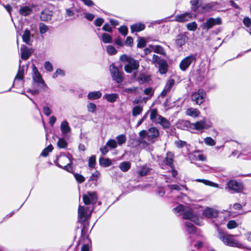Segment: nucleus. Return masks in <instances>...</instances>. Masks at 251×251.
Instances as JSON below:
<instances>
[{
	"label": "nucleus",
	"mask_w": 251,
	"mask_h": 251,
	"mask_svg": "<svg viewBox=\"0 0 251 251\" xmlns=\"http://www.w3.org/2000/svg\"><path fill=\"white\" fill-rule=\"evenodd\" d=\"M78 214V220L83 225L81 231V236L79 240V244L83 243L81 251H89L90 248L89 243L91 242L87 235L89 223L86 221L88 217L87 212L83 206H79Z\"/></svg>",
	"instance_id": "obj_1"
},
{
	"label": "nucleus",
	"mask_w": 251,
	"mask_h": 251,
	"mask_svg": "<svg viewBox=\"0 0 251 251\" xmlns=\"http://www.w3.org/2000/svg\"><path fill=\"white\" fill-rule=\"evenodd\" d=\"M159 135L158 129L154 127L150 128L148 130H142L139 133L138 143L144 146H148L154 142V139Z\"/></svg>",
	"instance_id": "obj_2"
},
{
	"label": "nucleus",
	"mask_w": 251,
	"mask_h": 251,
	"mask_svg": "<svg viewBox=\"0 0 251 251\" xmlns=\"http://www.w3.org/2000/svg\"><path fill=\"white\" fill-rule=\"evenodd\" d=\"M120 60L126 63L124 69L127 73H131L133 71L137 70L139 67V61L130 56L123 54L120 56Z\"/></svg>",
	"instance_id": "obj_3"
},
{
	"label": "nucleus",
	"mask_w": 251,
	"mask_h": 251,
	"mask_svg": "<svg viewBox=\"0 0 251 251\" xmlns=\"http://www.w3.org/2000/svg\"><path fill=\"white\" fill-rule=\"evenodd\" d=\"M32 87L40 88L41 90L45 91L48 88L43 80L41 74L34 65H32Z\"/></svg>",
	"instance_id": "obj_4"
},
{
	"label": "nucleus",
	"mask_w": 251,
	"mask_h": 251,
	"mask_svg": "<svg viewBox=\"0 0 251 251\" xmlns=\"http://www.w3.org/2000/svg\"><path fill=\"white\" fill-rule=\"evenodd\" d=\"M150 119L152 123L160 124L164 128H168L170 126L169 121L158 114L156 109H152L151 111Z\"/></svg>",
	"instance_id": "obj_5"
},
{
	"label": "nucleus",
	"mask_w": 251,
	"mask_h": 251,
	"mask_svg": "<svg viewBox=\"0 0 251 251\" xmlns=\"http://www.w3.org/2000/svg\"><path fill=\"white\" fill-rule=\"evenodd\" d=\"M54 163L58 167L63 169L69 173H73L72 161L69 157L66 155H60Z\"/></svg>",
	"instance_id": "obj_6"
},
{
	"label": "nucleus",
	"mask_w": 251,
	"mask_h": 251,
	"mask_svg": "<svg viewBox=\"0 0 251 251\" xmlns=\"http://www.w3.org/2000/svg\"><path fill=\"white\" fill-rule=\"evenodd\" d=\"M174 212L180 214H183V218L184 219L190 220L196 224L199 225V220L197 217L194 215L191 209L185 210L183 205L180 204L173 209Z\"/></svg>",
	"instance_id": "obj_7"
},
{
	"label": "nucleus",
	"mask_w": 251,
	"mask_h": 251,
	"mask_svg": "<svg viewBox=\"0 0 251 251\" xmlns=\"http://www.w3.org/2000/svg\"><path fill=\"white\" fill-rule=\"evenodd\" d=\"M219 238L226 245L239 248H243V245L237 240L234 239L232 235L224 232H219Z\"/></svg>",
	"instance_id": "obj_8"
},
{
	"label": "nucleus",
	"mask_w": 251,
	"mask_h": 251,
	"mask_svg": "<svg viewBox=\"0 0 251 251\" xmlns=\"http://www.w3.org/2000/svg\"><path fill=\"white\" fill-rule=\"evenodd\" d=\"M197 54H191L184 58L179 64L181 70L185 71L192 64H195L197 60Z\"/></svg>",
	"instance_id": "obj_9"
},
{
	"label": "nucleus",
	"mask_w": 251,
	"mask_h": 251,
	"mask_svg": "<svg viewBox=\"0 0 251 251\" xmlns=\"http://www.w3.org/2000/svg\"><path fill=\"white\" fill-rule=\"evenodd\" d=\"M111 75L113 80L117 83H121L124 79V73L120 71L119 69L114 65H111L109 67Z\"/></svg>",
	"instance_id": "obj_10"
},
{
	"label": "nucleus",
	"mask_w": 251,
	"mask_h": 251,
	"mask_svg": "<svg viewBox=\"0 0 251 251\" xmlns=\"http://www.w3.org/2000/svg\"><path fill=\"white\" fill-rule=\"evenodd\" d=\"M205 96V91L202 89H199L192 94L191 100L195 104L200 105L204 101Z\"/></svg>",
	"instance_id": "obj_11"
},
{
	"label": "nucleus",
	"mask_w": 251,
	"mask_h": 251,
	"mask_svg": "<svg viewBox=\"0 0 251 251\" xmlns=\"http://www.w3.org/2000/svg\"><path fill=\"white\" fill-rule=\"evenodd\" d=\"M229 191L232 193H240L243 190V186L241 183L235 180H230L227 184Z\"/></svg>",
	"instance_id": "obj_12"
},
{
	"label": "nucleus",
	"mask_w": 251,
	"mask_h": 251,
	"mask_svg": "<svg viewBox=\"0 0 251 251\" xmlns=\"http://www.w3.org/2000/svg\"><path fill=\"white\" fill-rule=\"evenodd\" d=\"M221 24L222 21L220 18L217 17L216 19L210 18L206 20V22L202 23L201 27L203 29L208 30L210 28H211L214 25H220Z\"/></svg>",
	"instance_id": "obj_13"
},
{
	"label": "nucleus",
	"mask_w": 251,
	"mask_h": 251,
	"mask_svg": "<svg viewBox=\"0 0 251 251\" xmlns=\"http://www.w3.org/2000/svg\"><path fill=\"white\" fill-rule=\"evenodd\" d=\"M97 199V194L96 192H88L83 196V201L86 205L95 203Z\"/></svg>",
	"instance_id": "obj_14"
},
{
	"label": "nucleus",
	"mask_w": 251,
	"mask_h": 251,
	"mask_svg": "<svg viewBox=\"0 0 251 251\" xmlns=\"http://www.w3.org/2000/svg\"><path fill=\"white\" fill-rule=\"evenodd\" d=\"M187 34V32H184L180 33L176 36L175 42L177 46L181 48L186 44L188 40Z\"/></svg>",
	"instance_id": "obj_15"
},
{
	"label": "nucleus",
	"mask_w": 251,
	"mask_h": 251,
	"mask_svg": "<svg viewBox=\"0 0 251 251\" xmlns=\"http://www.w3.org/2000/svg\"><path fill=\"white\" fill-rule=\"evenodd\" d=\"M175 81L173 78L168 80L163 91L160 94L162 97H165L168 93L170 92L175 85Z\"/></svg>",
	"instance_id": "obj_16"
},
{
	"label": "nucleus",
	"mask_w": 251,
	"mask_h": 251,
	"mask_svg": "<svg viewBox=\"0 0 251 251\" xmlns=\"http://www.w3.org/2000/svg\"><path fill=\"white\" fill-rule=\"evenodd\" d=\"M188 156L191 163L196 161H205L206 160V157L203 154L200 153L199 151L190 153L188 154Z\"/></svg>",
	"instance_id": "obj_17"
},
{
	"label": "nucleus",
	"mask_w": 251,
	"mask_h": 251,
	"mask_svg": "<svg viewBox=\"0 0 251 251\" xmlns=\"http://www.w3.org/2000/svg\"><path fill=\"white\" fill-rule=\"evenodd\" d=\"M210 126L207 125L204 120L197 122L195 123H192L191 128L197 130H201L203 129L208 128Z\"/></svg>",
	"instance_id": "obj_18"
},
{
	"label": "nucleus",
	"mask_w": 251,
	"mask_h": 251,
	"mask_svg": "<svg viewBox=\"0 0 251 251\" xmlns=\"http://www.w3.org/2000/svg\"><path fill=\"white\" fill-rule=\"evenodd\" d=\"M134 77L140 84L148 82L150 80V76L145 74H140L138 75L137 73H134Z\"/></svg>",
	"instance_id": "obj_19"
},
{
	"label": "nucleus",
	"mask_w": 251,
	"mask_h": 251,
	"mask_svg": "<svg viewBox=\"0 0 251 251\" xmlns=\"http://www.w3.org/2000/svg\"><path fill=\"white\" fill-rule=\"evenodd\" d=\"M192 17L191 13H185L180 15H176L175 16V20L178 22H184L188 21Z\"/></svg>",
	"instance_id": "obj_20"
},
{
	"label": "nucleus",
	"mask_w": 251,
	"mask_h": 251,
	"mask_svg": "<svg viewBox=\"0 0 251 251\" xmlns=\"http://www.w3.org/2000/svg\"><path fill=\"white\" fill-rule=\"evenodd\" d=\"M52 16V11L45 9L41 13L40 19L43 21H48L51 20Z\"/></svg>",
	"instance_id": "obj_21"
},
{
	"label": "nucleus",
	"mask_w": 251,
	"mask_h": 251,
	"mask_svg": "<svg viewBox=\"0 0 251 251\" xmlns=\"http://www.w3.org/2000/svg\"><path fill=\"white\" fill-rule=\"evenodd\" d=\"M79 10L75 6L74 3L72 4V6L70 8L65 9V17H72L75 15V12H79Z\"/></svg>",
	"instance_id": "obj_22"
},
{
	"label": "nucleus",
	"mask_w": 251,
	"mask_h": 251,
	"mask_svg": "<svg viewBox=\"0 0 251 251\" xmlns=\"http://www.w3.org/2000/svg\"><path fill=\"white\" fill-rule=\"evenodd\" d=\"M203 215L207 218H213L218 216V213L217 210L213 208H207L204 211Z\"/></svg>",
	"instance_id": "obj_23"
},
{
	"label": "nucleus",
	"mask_w": 251,
	"mask_h": 251,
	"mask_svg": "<svg viewBox=\"0 0 251 251\" xmlns=\"http://www.w3.org/2000/svg\"><path fill=\"white\" fill-rule=\"evenodd\" d=\"M60 129L62 134L67 135L71 131V127L69 125L68 122L66 121H63L60 125Z\"/></svg>",
	"instance_id": "obj_24"
},
{
	"label": "nucleus",
	"mask_w": 251,
	"mask_h": 251,
	"mask_svg": "<svg viewBox=\"0 0 251 251\" xmlns=\"http://www.w3.org/2000/svg\"><path fill=\"white\" fill-rule=\"evenodd\" d=\"M173 157L174 154L171 152H168L166 154V156L164 160H163L164 163L167 165L170 166L171 168H172L174 166L173 164Z\"/></svg>",
	"instance_id": "obj_25"
},
{
	"label": "nucleus",
	"mask_w": 251,
	"mask_h": 251,
	"mask_svg": "<svg viewBox=\"0 0 251 251\" xmlns=\"http://www.w3.org/2000/svg\"><path fill=\"white\" fill-rule=\"evenodd\" d=\"M21 58L23 60H27L31 55L29 50L25 46L21 48Z\"/></svg>",
	"instance_id": "obj_26"
},
{
	"label": "nucleus",
	"mask_w": 251,
	"mask_h": 251,
	"mask_svg": "<svg viewBox=\"0 0 251 251\" xmlns=\"http://www.w3.org/2000/svg\"><path fill=\"white\" fill-rule=\"evenodd\" d=\"M32 12V9L28 6H23L19 9V13L22 16H27Z\"/></svg>",
	"instance_id": "obj_27"
},
{
	"label": "nucleus",
	"mask_w": 251,
	"mask_h": 251,
	"mask_svg": "<svg viewBox=\"0 0 251 251\" xmlns=\"http://www.w3.org/2000/svg\"><path fill=\"white\" fill-rule=\"evenodd\" d=\"M145 28V25L144 24L138 23L133 24L130 26L131 32H140Z\"/></svg>",
	"instance_id": "obj_28"
},
{
	"label": "nucleus",
	"mask_w": 251,
	"mask_h": 251,
	"mask_svg": "<svg viewBox=\"0 0 251 251\" xmlns=\"http://www.w3.org/2000/svg\"><path fill=\"white\" fill-rule=\"evenodd\" d=\"M118 97L119 96L118 94L112 93L106 94L104 95L103 98L105 99L107 101L111 103H113L117 100Z\"/></svg>",
	"instance_id": "obj_29"
},
{
	"label": "nucleus",
	"mask_w": 251,
	"mask_h": 251,
	"mask_svg": "<svg viewBox=\"0 0 251 251\" xmlns=\"http://www.w3.org/2000/svg\"><path fill=\"white\" fill-rule=\"evenodd\" d=\"M21 61L20 60L19 61V70H18L17 75H16V76L15 77L14 81L13 83L12 87H13L15 82L16 80H21L24 78V70L23 68H21Z\"/></svg>",
	"instance_id": "obj_30"
},
{
	"label": "nucleus",
	"mask_w": 251,
	"mask_h": 251,
	"mask_svg": "<svg viewBox=\"0 0 251 251\" xmlns=\"http://www.w3.org/2000/svg\"><path fill=\"white\" fill-rule=\"evenodd\" d=\"M102 96L100 91L90 92L88 93L87 97L90 100H94L100 98Z\"/></svg>",
	"instance_id": "obj_31"
},
{
	"label": "nucleus",
	"mask_w": 251,
	"mask_h": 251,
	"mask_svg": "<svg viewBox=\"0 0 251 251\" xmlns=\"http://www.w3.org/2000/svg\"><path fill=\"white\" fill-rule=\"evenodd\" d=\"M159 71L161 74H164L167 72V64L164 60H161L158 62Z\"/></svg>",
	"instance_id": "obj_32"
},
{
	"label": "nucleus",
	"mask_w": 251,
	"mask_h": 251,
	"mask_svg": "<svg viewBox=\"0 0 251 251\" xmlns=\"http://www.w3.org/2000/svg\"><path fill=\"white\" fill-rule=\"evenodd\" d=\"M202 0H191L190 4L192 11L196 12L201 4Z\"/></svg>",
	"instance_id": "obj_33"
},
{
	"label": "nucleus",
	"mask_w": 251,
	"mask_h": 251,
	"mask_svg": "<svg viewBox=\"0 0 251 251\" xmlns=\"http://www.w3.org/2000/svg\"><path fill=\"white\" fill-rule=\"evenodd\" d=\"M150 48H152L153 51L157 53L160 54L162 55L165 54L166 52L163 48L159 45H151Z\"/></svg>",
	"instance_id": "obj_34"
},
{
	"label": "nucleus",
	"mask_w": 251,
	"mask_h": 251,
	"mask_svg": "<svg viewBox=\"0 0 251 251\" xmlns=\"http://www.w3.org/2000/svg\"><path fill=\"white\" fill-rule=\"evenodd\" d=\"M191 124L192 123H190L187 121L182 120L179 121L177 123V127L185 130L187 129L188 127L191 128Z\"/></svg>",
	"instance_id": "obj_35"
},
{
	"label": "nucleus",
	"mask_w": 251,
	"mask_h": 251,
	"mask_svg": "<svg viewBox=\"0 0 251 251\" xmlns=\"http://www.w3.org/2000/svg\"><path fill=\"white\" fill-rule=\"evenodd\" d=\"M131 167V163L128 161H124L120 163L119 168L124 172H127Z\"/></svg>",
	"instance_id": "obj_36"
},
{
	"label": "nucleus",
	"mask_w": 251,
	"mask_h": 251,
	"mask_svg": "<svg viewBox=\"0 0 251 251\" xmlns=\"http://www.w3.org/2000/svg\"><path fill=\"white\" fill-rule=\"evenodd\" d=\"M215 5L214 2L205 3L201 6V8L204 12H209L215 7Z\"/></svg>",
	"instance_id": "obj_37"
},
{
	"label": "nucleus",
	"mask_w": 251,
	"mask_h": 251,
	"mask_svg": "<svg viewBox=\"0 0 251 251\" xmlns=\"http://www.w3.org/2000/svg\"><path fill=\"white\" fill-rule=\"evenodd\" d=\"M100 39L105 44L111 43L112 41V36L106 33H103L101 34Z\"/></svg>",
	"instance_id": "obj_38"
},
{
	"label": "nucleus",
	"mask_w": 251,
	"mask_h": 251,
	"mask_svg": "<svg viewBox=\"0 0 251 251\" xmlns=\"http://www.w3.org/2000/svg\"><path fill=\"white\" fill-rule=\"evenodd\" d=\"M186 114L187 115L196 117L199 116L200 112L197 109L190 108L187 110Z\"/></svg>",
	"instance_id": "obj_39"
},
{
	"label": "nucleus",
	"mask_w": 251,
	"mask_h": 251,
	"mask_svg": "<svg viewBox=\"0 0 251 251\" xmlns=\"http://www.w3.org/2000/svg\"><path fill=\"white\" fill-rule=\"evenodd\" d=\"M22 38L24 42L27 44H29L30 41V32L28 29H25V30Z\"/></svg>",
	"instance_id": "obj_40"
},
{
	"label": "nucleus",
	"mask_w": 251,
	"mask_h": 251,
	"mask_svg": "<svg viewBox=\"0 0 251 251\" xmlns=\"http://www.w3.org/2000/svg\"><path fill=\"white\" fill-rule=\"evenodd\" d=\"M143 111L142 107L136 105L134 106L132 110V115L133 117H136L137 116L140 115Z\"/></svg>",
	"instance_id": "obj_41"
},
{
	"label": "nucleus",
	"mask_w": 251,
	"mask_h": 251,
	"mask_svg": "<svg viewBox=\"0 0 251 251\" xmlns=\"http://www.w3.org/2000/svg\"><path fill=\"white\" fill-rule=\"evenodd\" d=\"M117 145L121 146L124 144L126 141V137L125 134H120L116 137Z\"/></svg>",
	"instance_id": "obj_42"
},
{
	"label": "nucleus",
	"mask_w": 251,
	"mask_h": 251,
	"mask_svg": "<svg viewBox=\"0 0 251 251\" xmlns=\"http://www.w3.org/2000/svg\"><path fill=\"white\" fill-rule=\"evenodd\" d=\"M185 226L187 227V231L190 234L194 233L196 231V227L193 224L190 222H186Z\"/></svg>",
	"instance_id": "obj_43"
},
{
	"label": "nucleus",
	"mask_w": 251,
	"mask_h": 251,
	"mask_svg": "<svg viewBox=\"0 0 251 251\" xmlns=\"http://www.w3.org/2000/svg\"><path fill=\"white\" fill-rule=\"evenodd\" d=\"M99 163L100 165H103L104 167H108L111 165V161L108 158H104L101 157L99 159Z\"/></svg>",
	"instance_id": "obj_44"
},
{
	"label": "nucleus",
	"mask_w": 251,
	"mask_h": 251,
	"mask_svg": "<svg viewBox=\"0 0 251 251\" xmlns=\"http://www.w3.org/2000/svg\"><path fill=\"white\" fill-rule=\"evenodd\" d=\"M68 145L67 142L64 138H59L57 142V146L60 149H65Z\"/></svg>",
	"instance_id": "obj_45"
},
{
	"label": "nucleus",
	"mask_w": 251,
	"mask_h": 251,
	"mask_svg": "<svg viewBox=\"0 0 251 251\" xmlns=\"http://www.w3.org/2000/svg\"><path fill=\"white\" fill-rule=\"evenodd\" d=\"M72 173H73L74 176L77 183H81L85 181V178L82 175L73 172Z\"/></svg>",
	"instance_id": "obj_46"
},
{
	"label": "nucleus",
	"mask_w": 251,
	"mask_h": 251,
	"mask_svg": "<svg viewBox=\"0 0 251 251\" xmlns=\"http://www.w3.org/2000/svg\"><path fill=\"white\" fill-rule=\"evenodd\" d=\"M107 146L110 149H114L117 147V142L112 139H109L106 143Z\"/></svg>",
	"instance_id": "obj_47"
},
{
	"label": "nucleus",
	"mask_w": 251,
	"mask_h": 251,
	"mask_svg": "<svg viewBox=\"0 0 251 251\" xmlns=\"http://www.w3.org/2000/svg\"><path fill=\"white\" fill-rule=\"evenodd\" d=\"M53 149L51 145H50L43 150L41 153V155L44 157H46L48 155L50 152H51Z\"/></svg>",
	"instance_id": "obj_48"
},
{
	"label": "nucleus",
	"mask_w": 251,
	"mask_h": 251,
	"mask_svg": "<svg viewBox=\"0 0 251 251\" xmlns=\"http://www.w3.org/2000/svg\"><path fill=\"white\" fill-rule=\"evenodd\" d=\"M187 28L190 31H195L197 28V24L195 22L188 23L187 25Z\"/></svg>",
	"instance_id": "obj_49"
},
{
	"label": "nucleus",
	"mask_w": 251,
	"mask_h": 251,
	"mask_svg": "<svg viewBox=\"0 0 251 251\" xmlns=\"http://www.w3.org/2000/svg\"><path fill=\"white\" fill-rule=\"evenodd\" d=\"M65 73L64 71L61 69H57L55 72L53 74L52 77L53 78H56L58 75L64 76Z\"/></svg>",
	"instance_id": "obj_50"
},
{
	"label": "nucleus",
	"mask_w": 251,
	"mask_h": 251,
	"mask_svg": "<svg viewBox=\"0 0 251 251\" xmlns=\"http://www.w3.org/2000/svg\"><path fill=\"white\" fill-rule=\"evenodd\" d=\"M39 30L41 34H44L48 31L49 28L45 24L40 23L39 24Z\"/></svg>",
	"instance_id": "obj_51"
},
{
	"label": "nucleus",
	"mask_w": 251,
	"mask_h": 251,
	"mask_svg": "<svg viewBox=\"0 0 251 251\" xmlns=\"http://www.w3.org/2000/svg\"><path fill=\"white\" fill-rule=\"evenodd\" d=\"M149 171V168L146 167H143L139 170L138 175L140 176H145L148 174Z\"/></svg>",
	"instance_id": "obj_52"
},
{
	"label": "nucleus",
	"mask_w": 251,
	"mask_h": 251,
	"mask_svg": "<svg viewBox=\"0 0 251 251\" xmlns=\"http://www.w3.org/2000/svg\"><path fill=\"white\" fill-rule=\"evenodd\" d=\"M204 141L205 143L208 146H213L216 144L215 141L210 137H206Z\"/></svg>",
	"instance_id": "obj_53"
},
{
	"label": "nucleus",
	"mask_w": 251,
	"mask_h": 251,
	"mask_svg": "<svg viewBox=\"0 0 251 251\" xmlns=\"http://www.w3.org/2000/svg\"><path fill=\"white\" fill-rule=\"evenodd\" d=\"M87 110L89 112L94 113L96 110V105L92 102H90L87 105Z\"/></svg>",
	"instance_id": "obj_54"
},
{
	"label": "nucleus",
	"mask_w": 251,
	"mask_h": 251,
	"mask_svg": "<svg viewBox=\"0 0 251 251\" xmlns=\"http://www.w3.org/2000/svg\"><path fill=\"white\" fill-rule=\"evenodd\" d=\"M196 181H197L198 182H202L207 185H210V186H218L217 184L213 183L210 181L205 180V179H198L197 180H196Z\"/></svg>",
	"instance_id": "obj_55"
},
{
	"label": "nucleus",
	"mask_w": 251,
	"mask_h": 251,
	"mask_svg": "<svg viewBox=\"0 0 251 251\" xmlns=\"http://www.w3.org/2000/svg\"><path fill=\"white\" fill-rule=\"evenodd\" d=\"M146 45V42L143 38L139 37L138 39L137 47L139 48H143Z\"/></svg>",
	"instance_id": "obj_56"
},
{
	"label": "nucleus",
	"mask_w": 251,
	"mask_h": 251,
	"mask_svg": "<svg viewBox=\"0 0 251 251\" xmlns=\"http://www.w3.org/2000/svg\"><path fill=\"white\" fill-rule=\"evenodd\" d=\"M238 224L234 220H230L227 224V227L228 229H233L237 227Z\"/></svg>",
	"instance_id": "obj_57"
},
{
	"label": "nucleus",
	"mask_w": 251,
	"mask_h": 251,
	"mask_svg": "<svg viewBox=\"0 0 251 251\" xmlns=\"http://www.w3.org/2000/svg\"><path fill=\"white\" fill-rule=\"evenodd\" d=\"M119 32L122 34L124 36H126L127 35L128 32V28L127 26L125 25L121 26L119 29Z\"/></svg>",
	"instance_id": "obj_58"
},
{
	"label": "nucleus",
	"mask_w": 251,
	"mask_h": 251,
	"mask_svg": "<svg viewBox=\"0 0 251 251\" xmlns=\"http://www.w3.org/2000/svg\"><path fill=\"white\" fill-rule=\"evenodd\" d=\"M106 50L107 53L110 55H114L117 52V50L115 48L111 45L108 46L107 47Z\"/></svg>",
	"instance_id": "obj_59"
},
{
	"label": "nucleus",
	"mask_w": 251,
	"mask_h": 251,
	"mask_svg": "<svg viewBox=\"0 0 251 251\" xmlns=\"http://www.w3.org/2000/svg\"><path fill=\"white\" fill-rule=\"evenodd\" d=\"M137 87H132L130 88H126L124 89V92L127 94H133L135 93L137 91Z\"/></svg>",
	"instance_id": "obj_60"
},
{
	"label": "nucleus",
	"mask_w": 251,
	"mask_h": 251,
	"mask_svg": "<svg viewBox=\"0 0 251 251\" xmlns=\"http://www.w3.org/2000/svg\"><path fill=\"white\" fill-rule=\"evenodd\" d=\"M96 164V156L92 155L89 159V167L90 168H94Z\"/></svg>",
	"instance_id": "obj_61"
},
{
	"label": "nucleus",
	"mask_w": 251,
	"mask_h": 251,
	"mask_svg": "<svg viewBox=\"0 0 251 251\" xmlns=\"http://www.w3.org/2000/svg\"><path fill=\"white\" fill-rule=\"evenodd\" d=\"M45 69L48 72H51L53 71V67L50 61H46L44 64Z\"/></svg>",
	"instance_id": "obj_62"
},
{
	"label": "nucleus",
	"mask_w": 251,
	"mask_h": 251,
	"mask_svg": "<svg viewBox=\"0 0 251 251\" xmlns=\"http://www.w3.org/2000/svg\"><path fill=\"white\" fill-rule=\"evenodd\" d=\"M168 187L171 190H180L181 187H184L183 185H179L178 184L169 185Z\"/></svg>",
	"instance_id": "obj_63"
},
{
	"label": "nucleus",
	"mask_w": 251,
	"mask_h": 251,
	"mask_svg": "<svg viewBox=\"0 0 251 251\" xmlns=\"http://www.w3.org/2000/svg\"><path fill=\"white\" fill-rule=\"evenodd\" d=\"M102 29L110 33L112 32V27L108 23H105L102 27Z\"/></svg>",
	"instance_id": "obj_64"
}]
</instances>
